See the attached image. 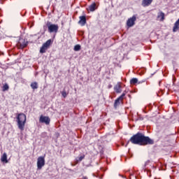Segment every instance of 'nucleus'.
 Returning <instances> with one entry per match:
<instances>
[{
    "instance_id": "1",
    "label": "nucleus",
    "mask_w": 179,
    "mask_h": 179,
    "mask_svg": "<svg viewBox=\"0 0 179 179\" xmlns=\"http://www.w3.org/2000/svg\"><path fill=\"white\" fill-rule=\"evenodd\" d=\"M130 142L134 145H153L155 141L149 138V136H145V134L138 132L136 134L134 135L130 138Z\"/></svg>"
},
{
    "instance_id": "2",
    "label": "nucleus",
    "mask_w": 179,
    "mask_h": 179,
    "mask_svg": "<svg viewBox=\"0 0 179 179\" xmlns=\"http://www.w3.org/2000/svg\"><path fill=\"white\" fill-rule=\"evenodd\" d=\"M27 117L24 113L17 114V125L20 131H24V125H26Z\"/></svg>"
},
{
    "instance_id": "3",
    "label": "nucleus",
    "mask_w": 179,
    "mask_h": 179,
    "mask_svg": "<svg viewBox=\"0 0 179 179\" xmlns=\"http://www.w3.org/2000/svg\"><path fill=\"white\" fill-rule=\"evenodd\" d=\"M46 27H48V33H55V34H57V33H58V29H59L58 24H52L50 21L47 22Z\"/></svg>"
},
{
    "instance_id": "4",
    "label": "nucleus",
    "mask_w": 179,
    "mask_h": 179,
    "mask_svg": "<svg viewBox=\"0 0 179 179\" xmlns=\"http://www.w3.org/2000/svg\"><path fill=\"white\" fill-rule=\"evenodd\" d=\"M45 166V158L44 157H39L37 159V169L41 170Z\"/></svg>"
},
{
    "instance_id": "5",
    "label": "nucleus",
    "mask_w": 179,
    "mask_h": 179,
    "mask_svg": "<svg viewBox=\"0 0 179 179\" xmlns=\"http://www.w3.org/2000/svg\"><path fill=\"white\" fill-rule=\"evenodd\" d=\"M51 120L48 117V116H43V115H41L39 118V122L42 124H45V125H50Z\"/></svg>"
},
{
    "instance_id": "6",
    "label": "nucleus",
    "mask_w": 179,
    "mask_h": 179,
    "mask_svg": "<svg viewBox=\"0 0 179 179\" xmlns=\"http://www.w3.org/2000/svg\"><path fill=\"white\" fill-rule=\"evenodd\" d=\"M135 22H136V16L133 15L132 17L127 20V24L129 27H132V26L135 25Z\"/></svg>"
},
{
    "instance_id": "7",
    "label": "nucleus",
    "mask_w": 179,
    "mask_h": 179,
    "mask_svg": "<svg viewBox=\"0 0 179 179\" xmlns=\"http://www.w3.org/2000/svg\"><path fill=\"white\" fill-rule=\"evenodd\" d=\"M27 41H26V39H23V38H20V41L17 43V45L20 48H24L25 47H27Z\"/></svg>"
},
{
    "instance_id": "8",
    "label": "nucleus",
    "mask_w": 179,
    "mask_h": 179,
    "mask_svg": "<svg viewBox=\"0 0 179 179\" xmlns=\"http://www.w3.org/2000/svg\"><path fill=\"white\" fill-rule=\"evenodd\" d=\"M152 2H153V0H143L141 5L142 6L145 8V6H149L150 5H151Z\"/></svg>"
},
{
    "instance_id": "9",
    "label": "nucleus",
    "mask_w": 179,
    "mask_h": 179,
    "mask_svg": "<svg viewBox=\"0 0 179 179\" xmlns=\"http://www.w3.org/2000/svg\"><path fill=\"white\" fill-rule=\"evenodd\" d=\"M78 24L81 26H85V24H86V16H80V20L78 21Z\"/></svg>"
},
{
    "instance_id": "10",
    "label": "nucleus",
    "mask_w": 179,
    "mask_h": 179,
    "mask_svg": "<svg viewBox=\"0 0 179 179\" xmlns=\"http://www.w3.org/2000/svg\"><path fill=\"white\" fill-rule=\"evenodd\" d=\"M114 90L116 93H121V92H122V90H121V84H120V83H117L115 85Z\"/></svg>"
},
{
    "instance_id": "11",
    "label": "nucleus",
    "mask_w": 179,
    "mask_h": 179,
    "mask_svg": "<svg viewBox=\"0 0 179 179\" xmlns=\"http://www.w3.org/2000/svg\"><path fill=\"white\" fill-rule=\"evenodd\" d=\"M1 160L3 163H8V155L6 152H4L1 156Z\"/></svg>"
},
{
    "instance_id": "12",
    "label": "nucleus",
    "mask_w": 179,
    "mask_h": 179,
    "mask_svg": "<svg viewBox=\"0 0 179 179\" xmlns=\"http://www.w3.org/2000/svg\"><path fill=\"white\" fill-rule=\"evenodd\" d=\"M157 19H160L161 22H163V20H164V13H163V11H160L158 13Z\"/></svg>"
},
{
    "instance_id": "13",
    "label": "nucleus",
    "mask_w": 179,
    "mask_h": 179,
    "mask_svg": "<svg viewBox=\"0 0 179 179\" xmlns=\"http://www.w3.org/2000/svg\"><path fill=\"white\" fill-rule=\"evenodd\" d=\"M31 89H33V90H36V89H38V83L37 82L31 83Z\"/></svg>"
},
{
    "instance_id": "14",
    "label": "nucleus",
    "mask_w": 179,
    "mask_h": 179,
    "mask_svg": "<svg viewBox=\"0 0 179 179\" xmlns=\"http://www.w3.org/2000/svg\"><path fill=\"white\" fill-rule=\"evenodd\" d=\"M88 10H90V12H94V10H96V3L91 4L89 6Z\"/></svg>"
},
{
    "instance_id": "15",
    "label": "nucleus",
    "mask_w": 179,
    "mask_h": 179,
    "mask_svg": "<svg viewBox=\"0 0 179 179\" xmlns=\"http://www.w3.org/2000/svg\"><path fill=\"white\" fill-rule=\"evenodd\" d=\"M43 45L45 48H50V46L51 45V39L48 40L45 43L43 44Z\"/></svg>"
},
{
    "instance_id": "16",
    "label": "nucleus",
    "mask_w": 179,
    "mask_h": 179,
    "mask_svg": "<svg viewBox=\"0 0 179 179\" xmlns=\"http://www.w3.org/2000/svg\"><path fill=\"white\" fill-rule=\"evenodd\" d=\"M47 50H48L47 48L44 47L43 45H42V47L40 49V52L41 54H44L46 52Z\"/></svg>"
},
{
    "instance_id": "17",
    "label": "nucleus",
    "mask_w": 179,
    "mask_h": 179,
    "mask_svg": "<svg viewBox=\"0 0 179 179\" xmlns=\"http://www.w3.org/2000/svg\"><path fill=\"white\" fill-rule=\"evenodd\" d=\"M121 101L117 98V99H115V103H114V107L115 108H117V106H120V104H121Z\"/></svg>"
},
{
    "instance_id": "18",
    "label": "nucleus",
    "mask_w": 179,
    "mask_h": 179,
    "mask_svg": "<svg viewBox=\"0 0 179 179\" xmlns=\"http://www.w3.org/2000/svg\"><path fill=\"white\" fill-rule=\"evenodd\" d=\"M130 83L131 85H136V83H138V78H132L131 80H130Z\"/></svg>"
},
{
    "instance_id": "19",
    "label": "nucleus",
    "mask_w": 179,
    "mask_h": 179,
    "mask_svg": "<svg viewBox=\"0 0 179 179\" xmlns=\"http://www.w3.org/2000/svg\"><path fill=\"white\" fill-rule=\"evenodd\" d=\"M125 94H127V93L123 92L117 99H119L120 101H122V100H124V97H125Z\"/></svg>"
},
{
    "instance_id": "20",
    "label": "nucleus",
    "mask_w": 179,
    "mask_h": 179,
    "mask_svg": "<svg viewBox=\"0 0 179 179\" xmlns=\"http://www.w3.org/2000/svg\"><path fill=\"white\" fill-rule=\"evenodd\" d=\"M74 51H80V45H76L74 46Z\"/></svg>"
},
{
    "instance_id": "21",
    "label": "nucleus",
    "mask_w": 179,
    "mask_h": 179,
    "mask_svg": "<svg viewBox=\"0 0 179 179\" xmlns=\"http://www.w3.org/2000/svg\"><path fill=\"white\" fill-rule=\"evenodd\" d=\"M6 90H9V85H8V84H5L3 86V91L6 92Z\"/></svg>"
},
{
    "instance_id": "22",
    "label": "nucleus",
    "mask_w": 179,
    "mask_h": 179,
    "mask_svg": "<svg viewBox=\"0 0 179 179\" xmlns=\"http://www.w3.org/2000/svg\"><path fill=\"white\" fill-rule=\"evenodd\" d=\"M62 96L65 99L66 96H68V94L66 93V91H63L62 92Z\"/></svg>"
},
{
    "instance_id": "23",
    "label": "nucleus",
    "mask_w": 179,
    "mask_h": 179,
    "mask_svg": "<svg viewBox=\"0 0 179 179\" xmlns=\"http://www.w3.org/2000/svg\"><path fill=\"white\" fill-rule=\"evenodd\" d=\"M85 159V155H82L78 158L79 162H82Z\"/></svg>"
},
{
    "instance_id": "24",
    "label": "nucleus",
    "mask_w": 179,
    "mask_h": 179,
    "mask_svg": "<svg viewBox=\"0 0 179 179\" xmlns=\"http://www.w3.org/2000/svg\"><path fill=\"white\" fill-rule=\"evenodd\" d=\"M144 82H145V80L139 81V80H138L137 84H138V85H141V83H143Z\"/></svg>"
},
{
    "instance_id": "25",
    "label": "nucleus",
    "mask_w": 179,
    "mask_h": 179,
    "mask_svg": "<svg viewBox=\"0 0 179 179\" xmlns=\"http://www.w3.org/2000/svg\"><path fill=\"white\" fill-rule=\"evenodd\" d=\"M83 179H87V176H83Z\"/></svg>"
},
{
    "instance_id": "26",
    "label": "nucleus",
    "mask_w": 179,
    "mask_h": 179,
    "mask_svg": "<svg viewBox=\"0 0 179 179\" xmlns=\"http://www.w3.org/2000/svg\"><path fill=\"white\" fill-rule=\"evenodd\" d=\"M56 136H59V134H58V133H56Z\"/></svg>"
},
{
    "instance_id": "27",
    "label": "nucleus",
    "mask_w": 179,
    "mask_h": 179,
    "mask_svg": "<svg viewBox=\"0 0 179 179\" xmlns=\"http://www.w3.org/2000/svg\"><path fill=\"white\" fill-rule=\"evenodd\" d=\"M43 29H44V30L45 31V29H47V27L44 26V27H43Z\"/></svg>"
},
{
    "instance_id": "28",
    "label": "nucleus",
    "mask_w": 179,
    "mask_h": 179,
    "mask_svg": "<svg viewBox=\"0 0 179 179\" xmlns=\"http://www.w3.org/2000/svg\"><path fill=\"white\" fill-rule=\"evenodd\" d=\"M146 164H148V162L145 163V166H146Z\"/></svg>"
}]
</instances>
